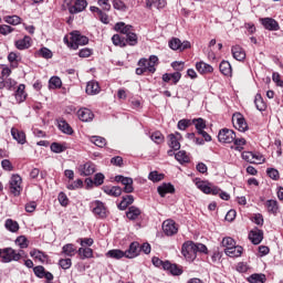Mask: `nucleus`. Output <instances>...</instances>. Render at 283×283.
<instances>
[{
	"instance_id": "nucleus-1",
	"label": "nucleus",
	"mask_w": 283,
	"mask_h": 283,
	"mask_svg": "<svg viewBox=\"0 0 283 283\" xmlns=\"http://www.w3.org/2000/svg\"><path fill=\"white\" fill-rule=\"evenodd\" d=\"M181 253L184 258L188 260V262H193V260L197 258L196 243L192 241L185 242L181 248Z\"/></svg>"
},
{
	"instance_id": "nucleus-2",
	"label": "nucleus",
	"mask_w": 283,
	"mask_h": 283,
	"mask_svg": "<svg viewBox=\"0 0 283 283\" xmlns=\"http://www.w3.org/2000/svg\"><path fill=\"white\" fill-rule=\"evenodd\" d=\"M90 39L85 35H82L78 31L71 32V49L78 50V45H87Z\"/></svg>"
},
{
	"instance_id": "nucleus-3",
	"label": "nucleus",
	"mask_w": 283,
	"mask_h": 283,
	"mask_svg": "<svg viewBox=\"0 0 283 283\" xmlns=\"http://www.w3.org/2000/svg\"><path fill=\"white\" fill-rule=\"evenodd\" d=\"M23 253V250H20L19 252H17L14 249L12 248H6L3 249V254H2V262H19V260H21V255Z\"/></svg>"
},
{
	"instance_id": "nucleus-4",
	"label": "nucleus",
	"mask_w": 283,
	"mask_h": 283,
	"mask_svg": "<svg viewBox=\"0 0 283 283\" xmlns=\"http://www.w3.org/2000/svg\"><path fill=\"white\" fill-rule=\"evenodd\" d=\"M139 67H146V71L150 74L156 72V66L158 65V56L150 55L149 59H140L138 62Z\"/></svg>"
},
{
	"instance_id": "nucleus-5",
	"label": "nucleus",
	"mask_w": 283,
	"mask_h": 283,
	"mask_svg": "<svg viewBox=\"0 0 283 283\" xmlns=\"http://www.w3.org/2000/svg\"><path fill=\"white\" fill-rule=\"evenodd\" d=\"M196 187L203 193H212V196H218V193H220V188L213 186V184H210L209 181L197 180Z\"/></svg>"
},
{
	"instance_id": "nucleus-6",
	"label": "nucleus",
	"mask_w": 283,
	"mask_h": 283,
	"mask_svg": "<svg viewBox=\"0 0 283 283\" xmlns=\"http://www.w3.org/2000/svg\"><path fill=\"white\" fill-rule=\"evenodd\" d=\"M233 127L239 132H247L249 129V124H247V119H244V115L240 113H234L232 115Z\"/></svg>"
},
{
	"instance_id": "nucleus-7",
	"label": "nucleus",
	"mask_w": 283,
	"mask_h": 283,
	"mask_svg": "<svg viewBox=\"0 0 283 283\" xmlns=\"http://www.w3.org/2000/svg\"><path fill=\"white\" fill-rule=\"evenodd\" d=\"M21 176L13 175L10 179V192L14 196H21V191H23V188L21 187Z\"/></svg>"
},
{
	"instance_id": "nucleus-8",
	"label": "nucleus",
	"mask_w": 283,
	"mask_h": 283,
	"mask_svg": "<svg viewBox=\"0 0 283 283\" xmlns=\"http://www.w3.org/2000/svg\"><path fill=\"white\" fill-rule=\"evenodd\" d=\"M218 140L219 143L231 144L235 140V132L229 128H223L218 134Z\"/></svg>"
},
{
	"instance_id": "nucleus-9",
	"label": "nucleus",
	"mask_w": 283,
	"mask_h": 283,
	"mask_svg": "<svg viewBox=\"0 0 283 283\" xmlns=\"http://www.w3.org/2000/svg\"><path fill=\"white\" fill-rule=\"evenodd\" d=\"M169 48L170 50H179L180 52H184V50H189L191 48V43L189 41H180L178 38H172L169 41Z\"/></svg>"
},
{
	"instance_id": "nucleus-10",
	"label": "nucleus",
	"mask_w": 283,
	"mask_h": 283,
	"mask_svg": "<svg viewBox=\"0 0 283 283\" xmlns=\"http://www.w3.org/2000/svg\"><path fill=\"white\" fill-rule=\"evenodd\" d=\"M77 171L80 176H92L96 174V166L92 161H87L84 165H80Z\"/></svg>"
},
{
	"instance_id": "nucleus-11",
	"label": "nucleus",
	"mask_w": 283,
	"mask_h": 283,
	"mask_svg": "<svg viewBox=\"0 0 283 283\" xmlns=\"http://www.w3.org/2000/svg\"><path fill=\"white\" fill-rule=\"evenodd\" d=\"M260 21L263 28H265V30H270L274 32L280 30V24L273 18H261Z\"/></svg>"
},
{
	"instance_id": "nucleus-12",
	"label": "nucleus",
	"mask_w": 283,
	"mask_h": 283,
	"mask_svg": "<svg viewBox=\"0 0 283 283\" xmlns=\"http://www.w3.org/2000/svg\"><path fill=\"white\" fill-rule=\"evenodd\" d=\"M128 260H133V258H138L140 254V244L138 242L130 243L129 248L124 252Z\"/></svg>"
},
{
	"instance_id": "nucleus-13",
	"label": "nucleus",
	"mask_w": 283,
	"mask_h": 283,
	"mask_svg": "<svg viewBox=\"0 0 283 283\" xmlns=\"http://www.w3.org/2000/svg\"><path fill=\"white\" fill-rule=\"evenodd\" d=\"M163 231L167 235H176V233H178V227H176V222L174 220H166L163 223Z\"/></svg>"
},
{
	"instance_id": "nucleus-14",
	"label": "nucleus",
	"mask_w": 283,
	"mask_h": 283,
	"mask_svg": "<svg viewBox=\"0 0 283 283\" xmlns=\"http://www.w3.org/2000/svg\"><path fill=\"white\" fill-rule=\"evenodd\" d=\"M182 138V135L180 133L170 134L168 135V145L171 149L175 151H178L180 149V139Z\"/></svg>"
},
{
	"instance_id": "nucleus-15",
	"label": "nucleus",
	"mask_w": 283,
	"mask_h": 283,
	"mask_svg": "<svg viewBox=\"0 0 283 283\" xmlns=\"http://www.w3.org/2000/svg\"><path fill=\"white\" fill-rule=\"evenodd\" d=\"M249 239L251 240L252 244H260V242L264 240V232L258 228H254L249 233Z\"/></svg>"
},
{
	"instance_id": "nucleus-16",
	"label": "nucleus",
	"mask_w": 283,
	"mask_h": 283,
	"mask_svg": "<svg viewBox=\"0 0 283 283\" xmlns=\"http://www.w3.org/2000/svg\"><path fill=\"white\" fill-rule=\"evenodd\" d=\"M87 8V0H76L73 7L69 8V12L71 14H78V12H83Z\"/></svg>"
},
{
	"instance_id": "nucleus-17",
	"label": "nucleus",
	"mask_w": 283,
	"mask_h": 283,
	"mask_svg": "<svg viewBox=\"0 0 283 283\" xmlns=\"http://www.w3.org/2000/svg\"><path fill=\"white\" fill-rule=\"evenodd\" d=\"M231 52L235 61H244V59H247V52H244V49L240 45L232 46Z\"/></svg>"
},
{
	"instance_id": "nucleus-18",
	"label": "nucleus",
	"mask_w": 283,
	"mask_h": 283,
	"mask_svg": "<svg viewBox=\"0 0 283 283\" xmlns=\"http://www.w3.org/2000/svg\"><path fill=\"white\" fill-rule=\"evenodd\" d=\"M77 116L80 120H83V123H88V120L94 119V113L90 111V108H81L77 112Z\"/></svg>"
},
{
	"instance_id": "nucleus-19",
	"label": "nucleus",
	"mask_w": 283,
	"mask_h": 283,
	"mask_svg": "<svg viewBox=\"0 0 283 283\" xmlns=\"http://www.w3.org/2000/svg\"><path fill=\"white\" fill-rule=\"evenodd\" d=\"M17 50H28L32 45V38L25 35L23 39L15 41Z\"/></svg>"
},
{
	"instance_id": "nucleus-20",
	"label": "nucleus",
	"mask_w": 283,
	"mask_h": 283,
	"mask_svg": "<svg viewBox=\"0 0 283 283\" xmlns=\"http://www.w3.org/2000/svg\"><path fill=\"white\" fill-rule=\"evenodd\" d=\"M17 103H23L28 98V93H25V85L20 84L14 93Z\"/></svg>"
},
{
	"instance_id": "nucleus-21",
	"label": "nucleus",
	"mask_w": 283,
	"mask_h": 283,
	"mask_svg": "<svg viewBox=\"0 0 283 283\" xmlns=\"http://www.w3.org/2000/svg\"><path fill=\"white\" fill-rule=\"evenodd\" d=\"M164 271H169L171 275H182V269L176 264H171L169 261H165Z\"/></svg>"
},
{
	"instance_id": "nucleus-22",
	"label": "nucleus",
	"mask_w": 283,
	"mask_h": 283,
	"mask_svg": "<svg viewBox=\"0 0 283 283\" xmlns=\"http://www.w3.org/2000/svg\"><path fill=\"white\" fill-rule=\"evenodd\" d=\"M11 136L13 140H17V143H19V145H25V133H23L22 130L13 127L11 128Z\"/></svg>"
},
{
	"instance_id": "nucleus-23",
	"label": "nucleus",
	"mask_w": 283,
	"mask_h": 283,
	"mask_svg": "<svg viewBox=\"0 0 283 283\" xmlns=\"http://www.w3.org/2000/svg\"><path fill=\"white\" fill-rule=\"evenodd\" d=\"M101 92V86L98 85V82L96 81H91L86 85V94L90 96H95V94H99Z\"/></svg>"
},
{
	"instance_id": "nucleus-24",
	"label": "nucleus",
	"mask_w": 283,
	"mask_h": 283,
	"mask_svg": "<svg viewBox=\"0 0 283 283\" xmlns=\"http://www.w3.org/2000/svg\"><path fill=\"white\" fill-rule=\"evenodd\" d=\"M157 191L161 198H165V196H167V193H174V191H176V189L174 188V185H171V184H163L161 186H159L157 188Z\"/></svg>"
},
{
	"instance_id": "nucleus-25",
	"label": "nucleus",
	"mask_w": 283,
	"mask_h": 283,
	"mask_svg": "<svg viewBox=\"0 0 283 283\" xmlns=\"http://www.w3.org/2000/svg\"><path fill=\"white\" fill-rule=\"evenodd\" d=\"M95 207L93 208V213L98 216V218H105L107 216V211L105 209V205L101 201H95Z\"/></svg>"
},
{
	"instance_id": "nucleus-26",
	"label": "nucleus",
	"mask_w": 283,
	"mask_h": 283,
	"mask_svg": "<svg viewBox=\"0 0 283 283\" xmlns=\"http://www.w3.org/2000/svg\"><path fill=\"white\" fill-rule=\"evenodd\" d=\"M242 247L235 245L232 248L224 249L226 255H229V258H240L242 255Z\"/></svg>"
},
{
	"instance_id": "nucleus-27",
	"label": "nucleus",
	"mask_w": 283,
	"mask_h": 283,
	"mask_svg": "<svg viewBox=\"0 0 283 283\" xmlns=\"http://www.w3.org/2000/svg\"><path fill=\"white\" fill-rule=\"evenodd\" d=\"M142 213L143 211H140L138 207L132 206L126 211V218H128V220H138Z\"/></svg>"
},
{
	"instance_id": "nucleus-28",
	"label": "nucleus",
	"mask_w": 283,
	"mask_h": 283,
	"mask_svg": "<svg viewBox=\"0 0 283 283\" xmlns=\"http://www.w3.org/2000/svg\"><path fill=\"white\" fill-rule=\"evenodd\" d=\"M133 28L130 24H125V22H117L115 24V31L126 34V36L132 33Z\"/></svg>"
},
{
	"instance_id": "nucleus-29",
	"label": "nucleus",
	"mask_w": 283,
	"mask_h": 283,
	"mask_svg": "<svg viewBox=\"0 0 283 283\" xmlns=\"http://www.w3.org/2000/svg\"><path fill=\"white\" fill-rule=\"evenodd\" d=\"M57 127L61 132H63V134H67L69 136H72V134H74L72 126H70V124H67L65 119H59Z\"/></svg>"
},
{
	"instance_id": "nucleus-30",
	"label": "nucleus",
	"mask_w": 283,
	"mask_h": 283,
	"mask_svg": "<svg viewBox=\"0 0 283 283\" xmlns=\"http://www.w3.org/2000/svg\"><path fill=\"white\" fill-rule=\"evenodd\" d=\"M196 70L199 71L200 74H211V72H213V66L205 62H198L196 64Z\"/></svg>"
},
{
	"instance_id": "nucleus-31",
	"label": "nucleus",
	"mask_w": 283,
	"mask_h": 283,
	"mask_svg": "<svg viewBox=\"0 0 283 283\" xmlns=\"http://www.w3.org/2000/svg\"><path fill=\"white\" fill-rule=\"evenodd\" d=\"M104 192H106L107 196H113L114 198H118V196L123 193V189L118 186H113V187L105 186Z\"/></svg>"
},
{
	"instance_id": "nucleus-32",
	"label": "nucleus",
	"mask_w": 283,
	"mask_h": 283,
	"mask_svg": "<svg viewBox=\"0 0 283 283\" xmlns=\"http://www.w3.org/2000/svg\"><path fill=\"white\" fill-rule=\"evenodd\" d=\"M129 205H134V196L132 195L123 197V200L118 205V209H120V211H125Z\"/></svg>"
},
{
	"instance_id": "nucleus-33",
	"label": "nucleus",
	"mask_w": 283,
	"mask_h": 283,
	"mask_svg": "<svg viewBox=\"0 0 283 283\" xmlns=\"http://www.w3.org/2000/svg\"><path fill=\"white\" fill-rule=\"evenodd\" d=\"M221 74L224 76H231L232 74V69H231V63L229 61H222L219 65Z\"/></svg>"
},
{
	"instance_id": "nucleus-34",
	"label": "nucleus",
	"mask_w": 283,
	"mask_h": 283,
	"mask_svg": "<svg viewBox=\"0 0 283 283\" xmlns=\"http://www.w3.org/2000/svg\"><path fill=\"white\" fill-rule=\"evenodd\" d=\"M4 227L7 231H10L11 233H17L19 231V222L12 220V219H7Z\"/></svg>"
},
{
	"instance_id": "nucleus-35",
	"label": "nucleus",
	"mask_w": 283,
	"mask_h": 283,
	"mask_svg": "<svg viewBox=\"0 0 283 283\" xmlns=\"http://www.w3.org/2000/svg\"><path fill=\"white\" fill-rule=\"evenodd\" d=\"M254 105L259 112H264L266 109V103H264V99L262 98L261 94H256L254 97Z\"/></svg>"
},
{
	"instance_id": "nucleus-36",
	"label": "nucleus",
	"mask_w": 283,
	"mask_h": 283,
	"mask_svg": "<svg viewBox=\"0 0 283 283\" xmlns=\"http://www.w3.org/2000/svg\"><path fill=\"white\" fill-rule=\"evenodd\" d=\"M62 253L69 258H72L76 254V247H74L72 243H67L62 248Z\"/></svg>"
},
{
	"instance_id": "nucleus-37",
	"label": "nucleus",
	"mask_w": 283,
	"mask_h": 283,
	"mask_svg": "<svg viewBox=\"0 0 283 283\" xmlns=\"http://www.w3.org/2000/svg\"><path fill=\"white\" fill-rule=\"evenodd\" d=\"M107 258H112L113 260H120L126 258V254L122 250H111L106 253Z\"/></svg>"
},
{
	"instance_id": "nucleus-38",
	"label": "nucleus",
	"mask_w": 283,
	"mask_h": 283,
	"mask_svg": "<svg viewBox=\"0 0 283 283\" xmlns=\"http://www.w3.org/2000/svg\"><path fill=\"white\" fill-rule=\"evenodd\" d=\"M30 255L31 258L39 260V262H45L48 260V255L39 250H32Z\"/></svg>"
},
{
	"instance_id": "nucleus-39",
	"label": "nucleus",
	"mask_w": 283,
	"mask_h": 283,
	"mask_svg": "<svg viewBox=\"0 0 283 283\" xmlns=\"http://www.w3.org/2000/svg\"><path fill=\"white\" fill-rule=\"evenodd\" d=\"M61 85H63V82L61 81V78L59 76H53L49 81L50 90H59V87H61Z\"/></svg>"
},
{
	"instance_id": "nucleus-40",
	"label": "nucleus",
	"mask_w": 283,
	"mask_h": 283,
	"mask_svg": "<svg viewBox=\"0 0 283 283\" xmlns=\"http://www.w3.org/2000/svg\"><path fill=\"white\" fill-rule=\"evenodd\" d=\"M78 253L82 260L93 258L94 251L91 248H80Z\"/></svg>"
},
{
	"instance_id": "nucleus-41",
	"label": "nucleus",
	"mask_w": 283,
	"mask_h": 283,
	"mask_svg": "<svg viewBox=\"0 0 283 283\" xmlns=\"http://www.w3.org/2000/svg\"><path fill=\"white\" fill-rule=\"evenodd\" d=\"M148 180H151V182H160V180H165V175L154 170L149 172Z\"/></svg>"
},
{
	"instance_id": "nucleus-42",
	"label": "nucleus",
	"mask_w": 283,
	"mask_h": 283,
	"mask_svg": "<svg viewBox=\"0 0 283 283\" xmlns=\"http://www.w3.org/2000/svg\"><path fill=\"white\" fill-rule=\"evenodd\" d=\"M91 143L96 145V147H105V145H107V139L101 136H93L91 137Z\"/></svg>"
},
{
	"instance_id": "nucleus-43",
	"label": "nucleus",
	"mask_w": 283,
	"mask_h": 283,
	"mask_svg": "<svg viewBox=\"0 0 283 283\" xmlns=\"http://www.w3.org/2000/svg\"><path fill=\"white\" fill-rule=\"evenodd\" d=\"M192 124L195 125L198 134H200L201 132H205L207 124L205 123V119L202 118H198V119H193Z\"/></svg>"
},
{
	"instance_id": "nucleus-44",
	"label": "nucleus",
	"mask_w": 283,
	"mask_h": 283,
	"mask_svg": "<svg viewBox=\"0 0 283 283\" xmlns=\"http://www.w3.org/2000/svg\"><path fill=\"white\" fill-rule=\"evenodd\" d=\"M176 160H178V163L182 164V163H189V155H187V151L185 150H180L175 155Z\"/></svg>"
},
{
	"instance_id": "nucleus-45",
	"label": "nucleus",
	"mask_w": 283,
	"mask_h": 283,
	"mask_svg": "<svg viewBox=\"0 0 283 283\" xmlns=\"http://www.w3.org/2000/svg\"><path fill=\"white\" fill-rule=\"evenodd\" d=\"M125 43H128V45H138V35L134 32L128 33Z\"/></svg>"
},
{
	"instance_id": "nucleus-46",
	"label": "nucleus",
	"mask_w": 283,
	"mask_h": 283,
	"mask_svg": "<svg viewBox=\"0 0 283 283\" xmlns=\"http://www.w3.org/2000/svg\"><path fill=\"white\" fill-rule=\"evenodd\" d=\"M264 280H266V276L264 274H252L248 282L250 283H264Z\"/></svg>"
},
{
	"instance_id": "nucleus-47",
	"label": "nucleus",
	"mask_w": 283,
	"mask_h": 283,
	"mask_svg": "<svg viewBox=\"0 0 283 283\" xmlns=\"http://www.w3.org/2000/svg\"><path fill=\"white\" fill-rule=\"evenodd\" d=\"M112 42L114 45H118L119 48H125L127 45V42H125V39L120 38L118 34H114L112 36Z\"/></svg>"
},
{
	"instance_id": "nucleus-48",
	"label": "nucleus",
	"mask_w": 283,
	"mask_h": 283,
	"mask_svg": "<svg viewBox=\"0 0 283 283\" xmlns=\"http://www.w3.org/2000/svg\"><path fill=\"white\" fill-rule=\"evenodd\" d=\"M116 182H122V185H124V187L129 186V185H134V179L129 178V177H124V176H116L115 177Z\"/></svg>"
},
{
	"instance_id": "nucleus-49",
	"label": "nucleus",
	"mask_w": 283,
	"mask_h": 283,
	"mask_svg": "<svg viewBox=\"0 0 283 283\" xmlns=\"http://www.w3.org/2000/svg\"><path fill=\"white\" fill-rule=\"evenodd\" d=\"M4 21L10 25H19V23H21V18H19V15H8L4 18Z\"/></svg>"
},
{
	"instance_id": "nucleus-50",
	"label": "nucleus",
	"mask_w": 283,
	"mask_h": 283,
	"mask_svg": "<svg viewBox=\"0 0 283 283\" xmlns=\"http://www.w3.org/2000/svg\"><path fill=\"white\" fill-rule=\"evenodd\" d=\"M266 207H268L269 213H277V201L268 200L266 201Z\"/></svg>"
},
{
	"instance_id": "nucleus-51",
	"label": "nucleus",
	"mask_w": 283,
	"mask_h": 283,
	"mask_svg": "<svg viewBox=\"0 0 283 283\" xmlns=\"http://www.w3.org/2000/svg\"><path fill=\"white\" fill-rule=\"evenodd\" d=\"M151 140L154 143H156L157 145H160V143H164L165 140V136H163V133L160 132H155L151 136H150Z\"/></svg>"
},
{
	"instance_id": "nucleus-52",
	"label": "nucleus",
	"mask_w": 283,
	"mask_h": 283,
	"mask_svg": "<svg viewBox=\"0 0 283 283\" xmlns=\"http://www.w3.org/2000/svg\"><path fill=\"white\" fill-rule=\"evenodd\" d=\"M64 150H65V146L59 143L51 144V151H53L54 154H63Z\"/></svg>"
},
{
	"instance_id": "nucleus-53",
	"label": "nucleus",
	"mask_w": 283,
	"mask_h": 283,
	"mask_svg": "<svg viewBox=\"0 0 283 283\" xmlns=\"http://www.w3.org/2000/svg\"><path fill=\"white\" fill-rule=\"evenodd\" d=\"M57 200L62 207H67V205H70V199L67 198V195H65V192H60Z\"/></svg>"
},
{
	"instance_id": "nucleus-54",
	"label": "nucleus",
	"mask_w": 283,
	"mask_h": 283,
	"mask_svg": "<svg viewBox=\"0 0 283 283\" xmlns=\"http://www.w3.org/2000/svg\"><path fill=\"white\" fill-rule=\"evenodd\" d=\"M15 244L20 247V249H28V239L23 235L18 237L15 240Z\"/></svg>"
},
{
	"instance_id": "nucleus-55",
	"label": "nucleus",
	"mask_w": 283,
	"mask_h": 283,
	"mask_svg": "<svg viewBox=\"0 0 283 283\" xmlns=\"http://www.w3.org/2000/svg\"><path fill=\"white\" fill-rule=\"evenodd\" d=\"M234 245H235V240H233V238L231 237L223 238L222 247H224V249H231Z\"/></svg>"
},
{
	"instance_id": "nucleus-56",
	"label": "nucleus",
	"mask_w": 283,
	"mask_h": 283,
	"mask_svg": "<svg viewBox=\"0 0 283 283\" xmlns=\"http://www.w3.org/2000/svg\"><path fill=\"white\" fill-rule=\"evenodd\" d=\"M113 8L115 10H122L123 12L127 10V6H125V2H123L122 0H113Z\"/></svg>"
},
{
	"instance_id": "nucleus-57",
	"label": "nucleus",
	"mask_w": 283,
	"mask_h": 283,
	"mask_svg": "<svg viewBox=\"0 0 283 283\" xmlns=\"http://www.w3.org/2000/svg\"><path fill=\"white\" fill-rule=\"evenodd\" d=\"M103 182H105V175L104 174H96L94 177V185L96 187H101V185H103Z\"/></svg>"
},
{
	"instance_id": "nucleus-58",
	"label": "nucleus",
	"mask_w": 283,
	"mask_h": 283,
	"mask_svg": "<svg viewBox=\"0 0 283 283\" xmlns=\"http://www.w3.org/2000/svg\"><path fill=\"white\" fill-rule=\"evenodd\" d=\"M97 6L103 8L106 12H109L112 10V4H109V0H98Z\"/></svg>"
},
{
	"instance_id": "nucleus-59",
	"label": "nucleus",
	"mask_w": 283,
	"mask_h": 283,
	"mask_svg": "<svg viewBox=\"0 0 283 283\" xmlns=\"http://www.w3.org/2000/svg\"><path fill=\"white\" fill-rule=\"evenodd\" d=\"M33 273L36 277L43 279V275H45V268L38 265L33 269Z\"/></svg>"
},
{
	"instance_id": "nucleus-60",
	"label": "nucleus",
	"mask_w": 283,
	"mask_h": 283,
	"mask_svg": "<svg viewBox=\"0 0 283 283\" xmlns=\"http://www.w3.org/2000/svg\"><path fill=\"white\" fill-rule=\"evenodd\" d=\"M59 264L61 269L67 270L72 266V259H61Z\"/></svg>"
},
{
	"instance_id": "nucleus-61",
	"label": "nucleus",
	"mask_w": 283,
	"mask_h": 283,
	"mask_svg": "<svg viewBox=\"0 0 283 283\" xmlns=\"http://www.w3.org/2000/svg\"><path fill=\"white\" fill-rule=\"evenodd\" d=\"M234 145H235V150L237 151H242V146L247 145V140L244 138H239L233 140Z\"/></svg>"
},
{
	"instance_id": "nucleus-62",
	"label": "nucleus",
	"mask_w": 283,
	"mask_h": 283,
	"mask_svg": "<svg viewBox=\"0 0 283 283\" xmlns=\"http://www.w3.org/2000/svg\"><path fill=\"white\" fill-rule=\"evenodd\" d=\"M253 154H254L253 151L242 153L243 160H247V163H251V164L255 163V160L253 159Z\"/></svg>"
},
{
	"instance_id": "nucleus-63",
	"label": "nucleus",
	"mask_w": 283,
	"mask_h": 283,
	"mask_svg": "<svg viewBox=\"0 0 283 283\" xmlns=\"http://www.w3.org/2000/svg\"><path fill=\"white\" fill-rule=\"evenodd\" d=\"M39 54H41L43 59H52V52L48 48L40 49Z\"/></svg>"
},
{
	"instance_id": "nucleus-64",
	"label": "nucleus",
	"mask_w": 283,
	"mask_h": 283,
	"mask_svg": "<svg viewBox=\"0 0 283 283\" xmlns=\"http://www.w3.org/2000/svg\"><path fill=\"white\" fill-rule=\"evenodd\" d=\"M191 125V120L189 119H181L178 122V129L185 130L187 127Z\"/></svg>"
}]
</instances>
